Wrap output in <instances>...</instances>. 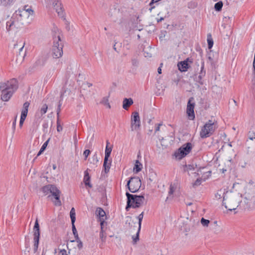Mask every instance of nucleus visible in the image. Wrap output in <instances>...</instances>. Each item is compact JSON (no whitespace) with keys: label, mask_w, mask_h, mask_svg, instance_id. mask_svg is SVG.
<instances>
[{"label":"nucleus","mask_w":255,"mask_h":255,"mask_svg":"<svg viewBox=\"0 0 255 255\" xmlns=\"http://www.w3.org/2000/svg\"><path fill=\"white\" fill-rule=\"evenodd\" d=\"M27 18L28 14L24 9H18L13 14L10 20L6 22V30L9 31L14 28H20Z\"/></svg>","instance_id":"obj_1"},{"label":"nucleus","mask_w":255,"mask_h":255,"mask_svg":"<svg viewBox=\"0 0 255 255\" xmlns=\"http://www.w3.org/2000/svg\"><path fill=\"white\" fill-rule=\"evenodd\" d=\"M18 87V81L15 78L11 79L6 82L0 83L1 100L4 102L8 101Z\"/></svg>","instance_id":"obj_2"},{"label":"nucleus","mask_w":255,"mask_h":255,"mask_svg":"<svg viewBox=\"0 0 255 255\" xmlns=\"http://www.w3.org/2000/svg\"><path fill=\"white\" fill-rule=\"evenodd\" d=\"M127 202L126 207V211H128L130 208H137L140 207L143 203L144 197L143 195H136L131 194L127 192Z\"/></svg>","instance_id":"obj_3"},{"label":"nucleus","mask_w":255,"mask_h":255,"mask_svg":"<svg viewBox=\"0 0 255 255\" xmlns=\"http://www.w3.org/2000/svg\"><path fill=\"white\" fill-rule=\"evenodd\" d=\"M53 45L51 49V55L54 58H59L63 55L64 44L59 35L53 37Z\"/></svg>","instance_id":"obj_4"},{"label":"nucleus","mask_w":255,"mask_h":255,"mask_svg":"<svg viewBox=\"0 0 255 255\" xmlns=\"http://www.w3.org/2000/svg\"><path fill=\"white\" fill-rule=\"evenodd\" d=\"M218 128L217 122L215 120H209L202 128L200 135L202 138L209 137Z\"/></svg>","instance_id":"obj_5"},{"label":"nucleus","mask_w":255,"mask_h":255,"mask_svg":"<svg viewBox=\"0 0 255 255\" xmlns=\"http://www.w3.org/2000/svg\"><path fill=\"white\" fill-rule=\"evenodd\" d=\"M192 148V145L191 143L187 142L175 151L173 156H175V158L180 160L188 154L191 151Z\"/></svg>","instance_id":"obj_6"},{"label":"nucleus","mask_w":255,"mask_h":255,"mask_svg":"<svg viewBox=\"0 0 255 255\" xmlns=\"http://www.w3.org/2000/svg\"><path fill=\"white\" fill-rule=\"evenodd\" d=\"M141 182L139 177H131L128 181L127 186L129 191L131 193L137 192L141 187Z\"/></svg>","instance_id":"obj_7"},{"label":"nucleus","mask_w":255,"mask_h":255,"mask_svg":"<svg viewBox=\"0 0 255 255\" xmlns=\"http://www.w3.org/2000/svg\"><path fill=\"white\" fill-rule=\"evenodd\" d=\"M34 252L37 251L40 239V227L37 219L36 220L33 227Z\"/></svg>","instance_id":"obj_8"},{"label":"nucleus","mask_w":255,"mask_h":255,"mask_svg":"<svg viewBox=\"0 0 255 255\" xmlns=\"http://www.w3.org/2000/svg\"><path fill=\"white\" fill-rule=\"evenodd\" d=\"M140 127V121L139 114L137 112H134L131 116V129L132 131L137 130Z\"/></svg>","instance_id":"obj_9"},{"label":"nucleus","mask_w":255,"mask_h":255,"mask_svg":"<svg viewBox=\"0 0 255 255\" xmlns=\"http://www.w3.org/2000/svg\"><path fill=\"white\" fill-rule=\"evenodd\" d=\"M194 99L193 97H190L187 103L186 114L189 119L193 120L195 119L194 107H195Z\"/></svg>","instance_id":"obj_10"},{"label":"nucleus","mask_w":255,"mask_h":255,"mask_svg":"<svg viewBox=\"0 0 255 255\" xmlns=\"http://www.w3.org/2000/svg\"><path fill=\"white\" fill-rule=\"evenodd\" d=\"M50 193H51L55 199V201H53L54 204L57 206H60L62 204L60 200L61 191L54 185L53 187H52V190Z\"/></svg>","instance_id":"obj_11"},{"label":"nucleus","mask_w":255,"mask_h":255,"mask_svg":"<svg viewBox=\"0 0 255 255\" xmlns=\"http://www.w3.org/2000/svg\"><path fill=\"white\" fill-rule=\"evenodd\" d=\"M47 3H52L54 8L56 10L59 15L62 16L63 14V7L61 2L59 0H46Z\"/></svg>","instance_id":"obj_12"},{"label":"nucleus","mask_w":255,"mask_h":255,"mask_svg":"<svg viewBox=\"0 0 255 255\" xmlns=\"http://www.w3.org/2000/svg\"><path fill=\"white\" fill-rule=\"evenodd\" d=\"M95 214L99 218V221L100 222V224L103 222V224L107 225V222L105 220L107 219V216L105 211L101 207H98L96 209Z\"/></svg>","instance_id":"obj_13"},{"label":"nucleus","mask_w":255,"mask_h":255,"mask_svg":"<svg viewBox=\"0 0 255 255\" xmlns=\"http://www.w3.org/2000/svg\"><path fill=\"white\" fill-rule=\"evenodd\" d=\"M70 92H71L70 90H69V89L68 90L67 88H66L65 87V86H64L63 87V88L61 90V94H60L61 100L59 102L58 107L57 109V111H56L57 118H59L60 113L61 112V107L62 104V101L63 100V96H64V94L67 92H68V94H69Z\"/></svg>","instance_id":"obj_14"},{"label":"nucleus","mask_w":255,"mask_h":255,"mask_svg":"<svg viewBox=\"0 0 255 255\" xmlns=\"http://www.w3.org/2000/svg\"><path fill=\"white\" fill-rule=\"evenodd\" d=\"M206 75V71L204 69V62L202 61L201 63V67L200 72L199 73V75L197 77H196V82L199 83L200 85H203L204 82L203 80V78L205 77Z\"/></svg>","instance_id":"obj_15"},{"label":"nucleus","mask_w":255,"mask_h":255,"mask_svg":"<svg viewBox=\"0 0 255 255\" xmlns=\"http://www.w3.org/2000/svg\"><path fill=\"white\" fill-rule=\"evenodd\" d=\"M177 188V183H171L169 186V189L168 193V196L167 197L165 201L167 202L169 199L173 198V195Z\"/></svg>","instance_id":"obj_16"},{"label":"nucleus","mask_w":255,"mask_h":255,"mask_svg":"<svg viewBox=\"0 0 255 255\" xmlns=\"http://www.w3.org/2000/svg\"><path fill=\"white\" fill-rule=\"evenodd\" d=\"M48 57L47 54L43 55L39 57L34 64L35 67L43 66L48 59Z\"/></svg>","instance_id":"obj_17"},{"label":"nucleus","mask_w":255,"mask_h":255,"mask_svg":"<svg viewBox=\"0 0 255 255\" xmlns=\"http://www.w3.org/2000/svg\"><path fill=\"white\" fill-rule=\"evenodd\" d=\"M88 170V169H87L86 171H84L83 182L85 186H88L89 188H91L92 187V185L90 183L91 177L89 175Z\"/></svg>","instance_id":"obj_18"},{"label":"nucleus","mask_w":255,"mask_h":255,"mask_svg":"<svg viewBox=\"0 0 255 255\" xmlns=\"http://www.w3.org/2000/svg\"><path fill=\"white\" fill-rule=\"evenodd\" d=\"M105 225H106V224H103V222L100 225L101 231L100 232L99 237H100V239L101 240V241L103 243H105L106 240L107 234H106V230L105 228Z\"/></svg>","instance_id":"obj_19"},{"label":"nucleus","mask_w":255,"mask_h":255,"mask_svg":"<svg viewBox=\"0 0 255 255\" xmlns=\"http://www.w3.org/2000/svg\"><path fill=\"white\" fill-rule=\"evenodd\" d=\"M177 66L179 70H180L181 72H185L187 71L189 67L187 61L186 60H184L179 62L177 64Z\"/></svg>","instance_id":"obj_20"},{"label":"nucleus","mask_w":255,"mask_h":255,"mask_svg":"<svg viewBox=\"0 0 255 255\" xmlns=\"http://www.w3.org/2000/svg\"><path fill=\"white\" fill-rule=\"evenodd\" d=\"M109 157H105L103 164V167L104 168V171L106 173H107L109 172L111 165V160H109Z\"/></svg>","instance_id":"obj_21"},{"label":"nucleus","mask_w":255,"mask_h":255,"mask_svg":"<svg viewBox=\"0 0 255 255\" xmlns=\"http://www.w3.org/2000/svg\"><path fill=\"white\" fill-rule=\"evenodd\" d=\"M133 103V102L131 98H125L123 102V108L125 110H127Z\"/></svg>","instance_id":"obj_22"},{"label":"nucleus","mask_w":255,"mask_h":255,"mask_svg":"<svg viewBox=\"0 0 255 255\" xmlns=\"http://www.w3.org/2000/svg\"><path fill=\"white\" fill-rule=\"evenodd\" d=\"M30 103L28 102H25L23 105V108L21 110V115L24 116L25 117H27L28 108Z\"/></svg>","instance_id":"obj_23"},{"label":"nucleus","mask_w":255,"mask_h":255,"mask_svg":"<svg viewBox=\"0 0 255 255\" xmlns=\"http://www.w3.org/2000/svg\"><path fill=\"white\" fill-rule=\"evenodd\" d=\"M54 185L48 184L44 186L41 188V191L45 194L47 195L50 193L52 190V187H53Z\"/></svg>","instance_id":"obj_24"},{"label":"nucleus","mask_w":255,"mask_h":255,"mask_svg":"<svg viewBox=\"0 0 255 255\" xmlns=\"http://www.w3.org/2000/svg\"><path fill=\"white\" fill-rule=\"evenodd\" d=\"M106 147L105 149V157H109L110 156L111 152L112 151V147H109L110 142L108 140L107 141Z\"/></svg>","instance_id":"obj_25"},{"label":"nucleus","mask_w":255,"mask_h":255,"mask_svg":"<svg viewBox=\"0 0 255 255\" xmlns=\"http://www.w3.org/2000/svg\"><path fill=\"white\" fill-rule=\"evenodd\" d=\"M142 167V164L140 163L138 160H136L135 161L134 167L133 168V170L135 171V173H138L140 171H141Z\"/></svg>","instance_id":"obj_26"},{"label":"nucleus","mask_w":255,"mask_h":255,"mask_svg":"<svg viewBox=\"0 0 255 255\" xmlns=\"http://www.w3.org/2000/svg\"><path fill=\"white\" fill-rule=\"evenodd\" d=\"M22 9H24V11L28 14V17L30 15H33L34 13V10L31 8V6L28 7L27 5H25Z\"/></svg>","instance_id":"obj_27"},{"label":"nucleus","mask_w":255,"mask_h":255,"mask_svg":"<svg viewBox=\"0 0 255 255\" xmlns=\"http://www.w3.org/2000/svg\"><path fill=\"white\" fill-rule=\"evenodd\" d=\"M70 216L71 220V223H75L76 221V213L74 208H72L70 212Z\"/></svg>","instance_id":"obj_28"},{"label":"nucleus","mask_w":255,"mask_h":255,"mask_svg":"<svg viewBox=\"0 0 255 255\" xmlns=\"http://www.w3.org/2000/svg\"><path fill=\"white\" fill-rule=\"evenodd\" d=\"M223 6V3L222 1H219L216 3L214 5V8L217 11H220Z\"/></svg>","instance_id":"obj_29"},{"label":"nucleus","mask_w":255,"mask_h":255,"mask_svg":"<svg viewBox=\"0 0 255 255\" xmlns=\"http://www.w3.org/2000/svg\"><path fill=\"white\" fill-rule=\"evenodd\" d=\"M101 104H103L104 105L107 106L108 108H111L110 104L109 102L108 97H104L102 101L100 102Z\"/></svg>","instance_id":"obj_30"},{"label":"nucleus","mask_w":255,"mask_h":255,"mask_svg":"<svg viewBox=\"0 0 255 255\" xmlns=\"http://www.w3.org/2000/svg\"><path fill=\"white\" fill-rule=\"evenodd\" d=\"M197 2L193 0L189 2L187 4V7L189 9H194L197 6Z\"/></svg>","instance_id":"obj_31"},{"label":"nucleus","mask_w":255,"mask_h":255,"mask_svg":"<svg viewBox=\"0 0 255 255\" xmlns=\"http://www.w3.org/2000/svg\"><path fill=\"white\" fill-rule=\"evenodd\" d=\"M144 212H141L137 217L138 220V228L139 231H140L141 227V222L143 218Z\"/></svg>","instance_id":"obj_32"},{"label":"nucleus","mask_w":255,"mask_h":255,"mask_svg":"<svg viewBox=\"0 0 255 255\" xmlns=\"http://www.w3.org/2000/svg\"><path fill=\"white\" fill-rule=\"evenodd\" d=\"M207 42L208 48L211 49L213 47L214 42L210 34H208L207 36Z\"/></svg>","instance_id":"obj_33"},{"label":"nucleus","mask_w":255,"mask_h":255,"mask_svg":"<svg viewBox=\"0 0 255 255\" xmlns=\"http://www.w3.org/2000/svg\"><path fill=\"white\" fill-rule=\"evenodd\" d=\"M139 232H140V231H139V229H138L137 232L136 234V236L132 237L133 245L136 244L137 241H139Z\"/></svg>","instance_id":"obj_34"},{"label":"nucleus","mask_w":255,"mask_h":255,"mask_svg":"<svg viewBox=\"0 0 255 255\" xmlns=\"http://www.w3.org/2000/svg\"><path fill=\"white\" fill-rule=\"evenodd\" d=\"M47 109L48 106L46 104L43 105L40 110L41 115L42 116L44 115L47 112Z\"/></svg>","instance_id":"obj_35"},{"label":"nucleus","mask_w":255,"mask_h":255,"mask_svg":"<svg viewBox=\"0 0 255 255\" xmlns=\"http://www.w3.org/2000/svg\"><path fill=\"white\" fill-rule=\"evenodd\" d=\"M56 124H57V131L60 132V131H62V129H63V128L61 126L60 120L59 118H57Z\"/></svg>","instance_id":"obj_36"},{"label":"nucleus","mask_w":255,"mask_h":255,"mask_svg":"<svg viewBox=\"0 0 255 255\" xmlns=\"http://www.w3.org/2000/svg\"><path fill=\"white\" fill-rule=\"evenodd\" d=\"M210 223V221L207 219L202 218L201 220V223L203 226H208Z\"/></svg>","instance_id":"obj_37"},{"label":"nucleus","mask_w":255,"mask_h":255,"mask_svg":"<svg viewBox=\"0 0 255 255\" xmlns=\"http://www.w3.org/2000/svg\"><path fill=\"white\" fill-rule=\"evenodd\" d=\"M13 0H0V3L3 5H7L12 2Z\"/></svg>","instance_id":"obj_38"},{"label":"nucleus","mask_w":255,"mask_h":255,"mask_svg":"<svg viewBox=\"0 0 255 255\" xmlns=\"http://www.w3.org/2000/svg\"><path fill=\"white\" fill-rule=\"evenodd\" d=\"M26 118V117H25L24 116H22V115L20 116V119L19 125L20 128H21L22 127L23 123H24Z\"/></svg>","instance_id":"obj_39"},{"label":"nucleus","mask_w":255,"mask_h":255,"mask_svg":"<svg viewBox=\"0 0 255 255\" xmlns=\"http://www.w3.org/2000/svg\"><path fill=\"white\" fill-rule=\"evenodd\" d=\"M126 224L128 225L129 227H131V217L130 216H127L126 217Z\"/></svg>","instance_id":"obj_40"},{"label":"nucleus","mask_w":255,"mask_h":255,"mask_svg":"<svg viewBox=\"0 0 255 255\" xmlns=\"http://www.w3.org/2000/svg\"><path fill=\"white\" fill-rule=\"evenodd\" d=\"M72 223V232L73 233L74 236L77 235L78 234L76 228L75 226V223Z\"/></svg>","instance_id":"obj_41"},{"label":"nucleus","mask_w":255,"mask_h":255,"mask_svg":"<svg viewBox=\"0 0 255 255\" xmlns=\"http://www.w3.org/2000/svg\"><path fill=\"white\" fill-rule=\"evenodd\" d=\"M201 183V180L200 179H197L193 183V186L194 187H195L196 186H198L200 185Z\"/></svg>","instance_id":"obj_42"},{"label":"nucleus","mask_w":255,"mask_h":255,"mask_svg":"<svg viewBox=\"0 0 255 255\" xmlns=\"http://www.w3.org/2000/svg\"><path fill=\"white\" fill-rule=\"evenodd\" d=\"M225 201V197H224V199H223V205L225 206V207L228 209L230 211H233V210H235L236 208L235 207H233L232 208H229L226 205V203L224 202Z\"/></svg>","instance_id":"obj_43"},{"label":"nucleus","mask_w":255,"mask_h":255,"mask_svg":"<svg viewBox=\"0 0 255 255\" xmlns=\"http://www.w3.org/2000/svg\"><path fill=\"white\" fill-rule=\"evenodd\" d=\"M194 169L193 165H186L185 168H184V171H189Z\"/></svg>","instance_id":"obj_44"},{"label":"nucleus","mask_w":255,"mask_h":255,"mask_svg":"<svg viewBox=\"0 0 255 255\" xmlns=\"http://www.w3.org/2000/svg\"><path fill=\"white\" fill-rule=\"evenodd\" d=\"M131 63L133 66H137L138 64V61L136 58H133L131 59Z\"/></svg>","instance_id":"obj_45"},{"label":"nucleus","mask_w":255,"mask_h":255,"mask_svg":"<svg viewBox=\"0 0 255 255\" xmlns=\"http://www.w3.org/2000/svg\"><path fill=\"white\" fill-rule=\"evenodd\" d=\"M90 153H91V151L89 149H86L84 151L83 155L85 157V160L87 158L88 155L90 154Z\"/></svg>","instance_id":"obj_46"},{"label":"nucleus","mask_w":255,"mask_h":255,"mask_svg":"<svg viewBox=\"0 0 255 255\" xmlns=\"http://www.w3.org/2000/svg\"><path fill=\"white\" fill-rule=\"evenodd\" d=\"M49 139H48L47 141H46L42 145V147H41L40 149H41V151H44L48 145V143L49 142Z\"/></svg>","instance_id":"obj_47"},{"label":"nucleus","mask_w":255,"mask_h":255,"mask_svg":"<svg viewBox=\"0 0 255 255\" xmlns=\"http://www.w3.org/2000/svg\"><path fill=\"white\" fill-rule=\"evenodd\" d=\"M160 0H151V1H150V2L149 3V5L151 6V7L149 8V10L150 11H151L152 9H153V8H154V6H152V5L154 3H156L157 2H158V1H159Z\"/></svg>","instance_id":"obj_48"},{"label":"nucleus","mask_w":255,"mask_h":255,"mask_svg":"<svg viewBox=\"0 0 255 255\" xmlns=\"http://www.w3.org/2000/svg\"><path fill=\"white\" fill-rule=\"evenodd\" d=\"M85 86H87L89 88H90V87H91L92 86V84L89 83V82H86L85 83H83L81 87V90H80L81 93H82V91L83 90V87Z\"/></svg>","instance_id":"obj_49"},{"label":"nucleus","mask_w":255,"mask_h":255,"mask_svg":"<svg viewBox=\"0 0 255 255\" xmlns=\"http://www.w3.org/2000/svg\"><path fill=\"white\" fill-rule=\"evenodd\" d=\"M16 120H17V115L14 117L13 123H12V128L13 130H15V129Z\"/></svg>","instance_id":"obj_50"},{"label":"nucleus","mask_w":255,"mask_h":255,"mask_svg":"<svg viewBox=\"0 0 255 255\" xmlns=\"http://www.w3.org/2000/svg\"><path fill=\"white\" fill-rule=\"evenodd\" d=\"M60 254L61 255H68L67 254V251L65 249L61 250L60 251Z\"/></svg>","instance_id":"obj_51"},{"label":"nucleus","mask_w":255,"mask_h":255,"mask_svg":"<svg viewBox=\"0 0 255 255\" xmlns=\"http://www.w3.org/2000/svg\"><path fill=\"white\" fill-rule=\"evenodd\" d=\"M77 247L79 249H81L83 247V243L82 242H79L78 243Z\"/></svg>","instance_id":"obj_52"},{"label":"nucleus","mask_w":255,"mask_h":255,"mask_svg":"<svg viewBox=\"0 0 255 255\" xmlns=\"http://www.w3.org/2000/svg\"><path fill=\"white\" fill-rule=\"evenodd\" d=\"M162 125V124L160 123V124H159L157 125V126L155 128V131L156 132V131H158L160 129V127Z\"/></svg>","instance_id":"obj_53"},{"label":"nucleus","mask_w":255,"mask_h":255,"mask_svg":"<svg viewBox=\"0 0 255 255\" xmlns=\"http://www.w3.org/2000/svg\"><path fill=\"white\" fill-rule=\"evenodd\" d=\"M162 64H163L162 63H161L160 66L157 69V72H158V74H161V68Z\"/></svg>","instance_id":"obj_54"},{"label":"nucleus","mask_w":255,"mask_h":255,"mask_svg":"<svg viewBox=\"0 0 255 255\" xmlns=\"http://www.w3.org/2000/svg\"><path fill=\"white\" fill-rule=\"evenodd\" d=\"M73 138L74 139V143H75V144H77V136H76V132H75V134L74 135Z\"/></svg>","instance_id":"obj_55"},{"label":"nucleus","mask_w":255,"mask_h":255,"mask_svg":"<svg viewBox=\"0 0 255 255\" xmlns=\"http://www.w3.org/2000/svg\"><path fill=\"white\" fill-rule=\"evenodd\" d=\"M43 152V151H41V149H40V150L39 151L38 153H37V156H36V157L34 159V160H35V158H36L38 156H39L40 155H41L42 154V153Z\"/></svg>","instance_id":"obj_56"},{"label":"nucleus","mask_w":255,"mask_h":255,"mask_svg":"<svg viewBox=\"0 0 255 255\" xmlns=\"http://www.w3.org/2000/svg\"><path fill=\"white\" fill-rule=\"evenodd\" d=\"M48 124L47 123H44L43 124L42 127L43 128H48Z\"/></svg>","instance_id":"obj_57"},{"label":"nucleus","mask_w":255,"mask_h":255,"mask_svg":"<svg viewBox=\"0 0 255 255\" xmlns=\"http://www.w3.org/2000/svg\"><path fill=\"white\" fill-rule=\"evenodd\" d=\"M23 47H24V45H22V46L18 49V50H19V53H20L21 51H22L23 48Z\"/></svg>","instance_id":"obj_58"},{"label":"nucleus","mask_w":255,"mask_h":255,"mask_svg":"<svg viewBox=\"0 0 255 255\" xmlns=\"http://www.w3.org/2000/svg\"><path fill=\"white\" fill-rule=\"evenodd\" d=\"M93 158L96 159V162H97L98 161V160L97 159V154H95L94 155Z\"/></svg>","instance_id":"obj_59"},{"label":"nucleus","mask_w":255,"mask_h":255,"mask_svg":"<svg viewBox=\"0 0 255 255\" xmlns=\"http://www.w3.org/2000/svg\"><path fill=\"white\" fill-rule=\"evenodd\" d=\"M164 19V18L163 17H161L160 19H158L157 20V22H160L162 20Z\"/></svg>","instance_id":"obj_60"},{"label":"nucleus","mask_w":255,"mask_h":255,"mask_svg":"<svg viewBox=\"0 0 255 255\" xmlns=\"http://www.w3.org/2000/svg\"><path fill=\"white\" fill-rule=\"evenodd\" d=\"M253 85L254 86V88H255V79L253 80Z\"/></svg>","instance_id":"obj_61"},{"label":"nucleus","mask_w":255,"mask_h":255,"mask_svg":"<svg viewBox=\"0 0 255 255\" xmlns=\"http://www.w3.org/2000/svg\"><path fill=\"white\" fill-rule=\"evenodd\" d=\"M76 241L77 243L79 242H81V241L80 240L79 238H78L77 239H76Z\"/></svg>","instance_id":"obj_62"},{"label":"nucleus","mask_w":255,"mask_h":255,"mask_svg":"<svg viewBox=\"0 0 255 255\" xmlns=\"http://www.w3.org/2000/svg\"><path fill=\"white\" fill-rule=\"evenodd\" d=\"M249 183L250 184L252 185V184H254V182H253V181H252V180H250V181H249Z\"/></svg>","instance_id":"obj_63"},{"label":"nucleus","mask_w":255,"mask_h":255,"mask_svg":"<svg viewBox=\"0 0 255 255\" xmlns=\"http://www.w3.org/2000/svg\"><path fill=\"white\" fill-rule=\"evenodd\" d=\"M56 165L55 164H53V169L55 170V169H56Z\"/></svg>","instance_id":"obj_64"}]
</instances>
